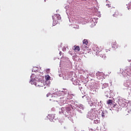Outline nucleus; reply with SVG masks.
I'll return each instance as SVG.
<instances>
[{"instance_id": "nucleus-1", "label": "nucleus", "mask_w": 131, "mask_h": 131, "mask_svg": "<svg viewBox=\"0 0 131 131\" xmlns=\"http://www.w3.org/2000/svg\"><path fill=\"white\" fill-rule=\"evenodd\" d=\"M52 19L53 20V26H55V25H57L58 23H59V20H61V16L60 14H54V16H52Z\"/></svg>"}, {"instance_id": "nucleus-2", "label": "nucleus", "mask_w": 131, "mask_h": 131, "mask_svg": "<svg viewBox=\"0 0 131 131\" xmlns=\"http://www.w3.org/2000/svg\"><path fill=\"white\" fill-rule=\"evenodd\" d=\"M31 84H34L36 86L43 87L45 86V83L42 81H35V80H30Z\"/></svg>"}, {"instance_id": "nucleus-3", "label": "nucleus", "mask_w": 131, "mask_h": 131, "mask_svg": "<svg viewBox=\"0 0 131 131\" xmlns=\"http://www.w3.org/2000/svg\"><path fill=\"white\" fill-rule=\"evenodd\" d=\"M100 49H99V48L96 47L95 49H94V54L95 55H96V56H99V54L100 53Z\"/></svg>"}, {"instance_id": "nucleus-4", "label": "nucleus", "mask_w": 131, "mask_h": 131, "mask_svg": "<svg viewBox=\"0 0 131 131\" xmlns=\"http://www.w3.org/2000/svg\"><path fill=\"white\" fill-rule=\"evenodd\" d=\"M96 76L98 77H99V79H100V78H103V77H104V74L103 73H101V72H98L96 73Z\"/></svg>"}, {"instance_id": "nucleus-5", "label": "nucleus", "mask_w": 131, "mask_h": 131, "mask_svg": "<svg viewBox=\"0 0 131 131\" xmlns=\"http://www.w3.org/2000/svg\"><path fill=\"white\" fill-rule=\"evenodd\" d=\"M75 49H74V51L75 52H79L80 51V48L79 46H74Z\"/></svg>"}, {"instance_id": "nucleus-6", "label": "nucleus", "mask_w": 131, "mask_h": 131, "mask_svg": "<svg viewBox=\"0 0 131 131\" xmlns=\"http://www.w3.org/2000/svg\"><path fill=\"white\" fill-rule=\"evenodd\" d=\"M81 21H82V18L80 17L78 18V20H77L76 23H77V24H80V23H81Z\"/></svg>"}, {"instance_id": "nucleus-7", "label": "nucleus", "mask_w": 131, "mask_h": 131, "mask_svg": "<svg viewBox=\"0 0 131 131\" xmlns=\"http://www.w3.org/2000/svg\"><path fill=\"white\" fill-rule=\"evenodd\" d=\"M89 43V41H88V39H84L83 41V45H85V46H88V44Z\"/></svg>"}, {"instance_id": "nucleus-8", "label": "nucleus", "mask_w": 131, "mask_h": 131, "mask_svg": "<svg viewBox=\"0 0 131 131\" xmlns=\"http://www.w3.org/2000/svg\"><path fill=\"white\" fill-rule=\"evenodd\" d=\"M113 101L112 100L109 99L107 101V104L108 105H110V104H112Z\"/></svg>"}, {"instance_id": "nucleus-9", "label": "nucleus", "mask_w": 131, "mask_h": 131, "mask_svg": "<svg viewBox=\"0 0 131 131\" xmlns=\"http://www.w3.org/2000/svg\"><path fill=\"white\" fill-rule=\"evenodd\" d=\"M45 78L46 80H50V78H51V77H50L49 75H46L45 76Z\"/></svg>"}, {"instance_id": "nucleus-10", "label": "nucleus", "mask_w": 131, "mask_h": 131, "mask_svg": "<svg viewBox=\"0 0 131 131\" xmlns=\"http://www.w3.org/2000/svg\"><path fill=\"white\" fill-rule=\"evenodd\" d=\"M51 97V98H55V97L54 96H53V95H52L51 94V93H48L47 95V97Z\"/></svg>"}, {"instance_id": "nucleus-11", "label": "nucleus", "mask_w": 131, "mask_h": 131, "mask_svg": "<svg viewBox=\"0 0 131 131\" xmlns=\"http://www.w3.org/2000/svg\"><path fill=\"white\" fill-rule=\"evenodd\" d=\"M101 116L102 118H105V113H104V112H102Z\"/></svg>"}, {"instance_id": "nucleus-12", "label": "nucleus", "mask_w": 131, "mask_h": 131, "mask_svg": "<svg viewBox=\"0 0 131 131\" xmlns=\"http://www.w3.org/2000/svg\"><path fill=\"white\" fill-rule=\"evenodd\" d=\"M94 123L98 124V123H99V120H94Z\"/></svg>"}, {"instance_id": "nucleus-13", "label": "nucleus", "mask_w": 131, "mask_h": 131, "mask_svg": "<svg viewBox=\"0 0 131 131\" xmlns=\"http://www.w3.org/2000/svg\"><path fill=\"white\" fill-rule=\"evenodd\" d=\"M66 110H67V111H68V112H69V111H70V108H69V107H67V108H66Z\"/></svg>"}, {"instance_id": "nucleus-14", "label": "nucleus", "mask_w": 131, "mask_h": 131, "mask_svg": "<svg viewBox=\"0 0 131 131\" xmlns=\"http://www.w3.org/2000/svg\"><path fill=\"white\" fill-rule=\"evenodd\" d=\"M46 72H47V73H49V72H50V69H47L46 70Z\"/></svg>"}, {"instance_id": "nucleus-15", "label": "nucleus", "mask_w": 131, "mask_h": 131, "mask_svg": "<svg viewBox=\"0 0 131 131\" xmlns=\"http://www.w3.org/2000/svg\"><path fill=\"white\" fill-rule=\"evenodd\" d=\"M112 48H115L114 44L112 45Z\"/></svg>"}, {"instance_id": "nucleus-16", "label": "nucleus", "mask_w": 131, "mask_h": 131, "mask_svg": "<svg viewBox=\"0 0 131 131\" xmlns=\"http://www.w3.org/2000/svg\"><path fill=\"white\" fill-rule=\"evenodd\" d=\"M59 54H60V55H61V54H62V52L60 51V52H59Z\"/></svg>"}, {"instance_id": "nucleus-17", "label": "nucleus", "mask_w": 131, "mask_h": 131, "mask_svg": "<svg viewBox=\"0 0 131 131\" xmlns=\"http://www.w3.org/2000/svg\"><path fill=\"white\" fill-rule=\"evenodd\" d=\"M52 100H53V99H50V101H52Z\"/></svg>"}, {"instance_id": "nucleus-18", "label": "nucleus", "mask_w": 131, "mask_h": 131, "mask_svg": "<svg viewBox=\"0 0 131 131\" xmlns=\"http://www.w3.org/2000/svg\"><path fill=\"white\" fill-rule=\"evenodd\" d=\"M114 17V14L113 15Z\"/></svg>"}]
</instances>
